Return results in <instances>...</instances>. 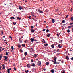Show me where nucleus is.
I'll return each mask as SVG.
<instances>
[{
  "label": "nucleus",
  "mask_w": 73,
  "mask_h": 73,
  "mask_svg": "<svg viewBox=\"0 0 73 73\" xmlns=\"http://www.w3.org/2000/svg\"><path fill=\"white\" fill-rule=\"evenodd\" d=\"M41 62H40V61H39V62H38L37 63V65L39 66H40L41 65Z\"/></svg>",
  "instance_id": "1"
},
{
  "label": "nucleus",
  "mask_w": 73,
  "mask_h": 73,
  "mask_svg": "<svg viewBox=\"0 0 73 73\" xmlns=\"http://www.w3.org/2000/svg\"><path fill=\"white\" fill-rule=\"evenodd\" d=\"M27 66L28 68H30V67L31 65H30V64H29L27 65Z\"/></svg>",
  "instance_id": "2"
},
{
  "label": "nucleus",
  "mask_w": 73,
  "mask_h": 73,
  "mask_svg": "<svg viewBox=\"0 0 73 73\" xmlns=\"http://www.w3.org/2000/svg\"><path fill=\"white\" fill-rule=\"evenodd\" d=\"M34 38H31V39H30V40L32 42H33L34 41Z\"/></svg>",
  "instance_id": "3"
},
{
  "label": "nucleus",
  "mask_w": 73,
  "mask_h": 73,
  "mask_svg": "<svg viewBox=\"0 0 73 73\" xmlns=\"http://www.w3.org/2000/svg\"><path fill=\"white\" fill-rule=\"evenodd\" d=\"M54 62H56L57 60V58L55 57L54 59Z\"/></svg>",
  "instance_id": "4"
},
{
  "label": "nucleus",
  "mask_w": 73,
  "mask_h": 73,
  "mask_svg": "<svg viewBox=\"0 0 73 73\" xmlns=\"http://www.w3.org/2000/svg\"><path fill=\"white\" fill-rule=\"evenodd\" d=\"M4 57L5 58V59H4L5 60H6V59H7V58H8V57L6 56H4Z\"/></svg>",
  "instance_id": "5"
},
{
  "label": "nucleus",
  "mask_w": 73,
  "mask_h": 73,
  "mask_svg": "<svg viewBox=\"0 0 73 73\" xmlns=\"http://www.w3.org/2000/svg\"><path fill=\"white\" fill-rule=\"evenodd\" d=\"M51 35L50 34H48V35L46 36V37H50V36Z\"/></svg>",
  "instance_id": "6"
},
{
  "label": "nucleus",
  "mask_w": 73,
  "mask_h": 73,
  "mask_svg": "<svg viewBox=\"0 0 73 73\" xmlns=\"http://www.w3.org/2000/svg\"><path fill=\"white\" fill-rule=\"evenodd\" d=\"M49 63L48 62H47L46 63V66H48V65H49Z\"/></svg>",
  "instance_id": "7"
},
{
  "label": "nucleus",
  "mask_w": 73,
  "mask_h": 73,
  "mask_svg": "<svg viewBox=\"0 0 73 73\" xmlns=\"http://www.w3.org/2000/svg\"><path fill=\"white\" fill-rule=\"evenodd\" d=\"M51 72L52 73H54V70H51Z\"/></svg>",
  "instance_id": "8"
},
{
  "label": "nucleus",
  "mask_w": 73,
  "mask_h": 73,
  "mask_svg": "<svg viewBox=\"0 0 73 73\" xmlns=\"http://www.w3.org/2000/svg\"><path fill=\"white\" fill-rule=\"evenodd\" d=\"M61 44H59L58 45V47L59 48H61L62 47V46H60Z\"/></svg>",
  "instance_id": "9"
},
{
  "label": "nucleus",
  "mask_w": 73,
  "mask_h": 73,
  "mask_svg": "<svg viewBox=\"0 0 73 73\" xmlns=\"http://www.w3.org/2000/svg\"><path fill=\"white\" fill-rule=\"evenodd\" d=\"M51 46L53 48H54V44L52 45Z\"/></svg>",
  "instance_id": "10"
},
{
  "label": "nucleus",
  "mask_w": 73,
  "mask_h": 73,
  "mask_svg": "<svg viewBox=\"0 0 73 73\" xmlns=\"http://www.w3.org/2000/svg\"><path fill=\"white\" fill-rule=\"evenodd\" d=\"M19 10H21L22 9V8L21 6L19 7Z\"/></svg>",
  "instance_id": "11"
},
{
  "label": "nucleus",
  "mask_w": 73,
  "mask_h": 73,
  "mask_svg": "<svg viewBox=\"0 0 73 73\" xmlns=\"http://www.w3.org/2000/svg\"><path fill=\"white\" fill-rule=\"evenodd\" d=\"M31 66L33 67H35V64L34 63H33L31 65Z\"/></svg>",
  "instance_id": "12"
},
{
  "label": "nucleus",
  "mask_w": 73,
  "mask_h": 73,
  "mask_svg": "<svg viewBox=\"0 0 73 73\" xmlns=\"http://www.w3.org/2000/svg\"><path fill=\"white\" fill-rule=\"evenodd\" d=\"M10 7H12V6H13V4H12V3H10Z\"/></svg>",
  "instance_id": "13"
},
{
  "label": "nucleus",
  "mask_w": 73,
  "mask_h": 73,
  "mask_svg": "<svg viewBox=\"0 0 73 73\" xmlns=\"http://www.w3.org/2000/svg\"><path fill=\"white\" fill-rule=\"evenodd\" d=\"M71 20L72 21H73V17H71L70 18Z\"/></svg>",
  "instance_id": "14"
},
{
  "label": "nucleus",
  "mask_w": 73,
  "mask_h": 73,
  "mask_svg": "<svg viewBox=\"0 0 73 73\" xmlns=\"http://www.w3.org/2000/svg\"><path fill=\"white\" fill-rule=\"evenodd\" d=\"M44 46H45V47H46L48 45V44L47 43H46L44 44Z\"/></svg>",
  "instance_id": "15"
},
{
  "label": "nucleus",
  "mask_w": 73,
  "mask_h": 73,
  "mask_svg": "<svg viewBox=\"0 0 73 73\" xmlns=\"http://www.w3.org/2000/svg\"><path fill=\"white\" fill-rule=\"evenodd\" d=\"M52 22L53 23H54V22H55L54 19H52Z\"/></svg>",
  "instance_id": "16"
},
{
  "label": "nucleus",
  "mask_w": 73,
  "mask_h": 73,
  "mask_svg": "<svg viewBox=\"0 0 73 73\" xmlns=\"http://www.w3.org/2000/svg\"><path fill=\"white\" fill-rule=\"evenodd\" d=\"M35 70V68L32 69V71L33 72H34Z\"/></svg>",
  "instance_id": "17"
},
{
  "label": "nucleus",
  "mask_w": 73,
  "mask_h": 73,
  "mask_svg": "<svg viewBox=\"0 0 73 73\" xmlns=\"http://www.w3.org/2000/svg\"><path fill=\"white\" fill-rule=\"evenodd\" d=\"M24 54L25 56H26L27 54V52H25L24 53Z\"/></svg>",
  "instance_id": "18"
},
{
  "label": "nucleus",
  "mask_w": 73,
  "mask_h": 73,
  "mask_svg": "<svg viewBox=\"0 0 73 73\" xmlns=\"http://www.w3.org/2000/svg\"><path fill=\"white\" fill-rule=\"evenodd\" d=\"M28 18L30 19H31L32 18H31V16H29L28 17Z\"/></svg>",
  "instance_id": "19"
},
{
  "label": "nucleus",
  "mask_w": 73,
  "mask_h": 73,
  "mask_svg": "<svg viewBox=\"0 0 73 73\" xmlns=\"http://www.w3.org/2000/svg\"><path fill=\"white\" fill-rule=\"evenodd\" d=\"M22 46H23V47H25V44H22Z\"/></svg>",
  "instance_id": "20"
},
{
  "label": "nucleus",
  "mask_w": 73,
  "mask_h": 73,
  "mask_svg": "<svg viewBox=\"0 0 73 73\" xmlns=\"http://www.w3.org/2000/svg\"><path fill=\"white\" fill-rule=\"evenodd\" d=\"M13 23L14 25H15L16 24V22H13Z\"/></svg>",
  "instance_id": "21"
},
{
  "label": "nucleus",
  "mask_w": 73,
  "mask_h": 73,
  "mask_svg": "<svg viewBox=\"0 0 73 73\" xmlns=\"http://www.w3.org/2000/svg\"><path fill=\"white\" fill-rule=\"evenodd\" d=\"M66 59L67 60H69V57L68 58V56H67L66 57Z\"/></svg>",
  "instance_id": "22"
},
{
  "label": "nucleus",
  "mask_w": 73,
  "mask_h": 73,
  "mask_svg": "<svg viewBox=\"0 0 73 73\" xmlns=\"http://www.w3.org/2000/svg\"><path fill=\"white\" fill-rule=\"evenodd\" d=\"M21 46V45L19 44L18 45V47H19V48H20Z\"/></svg>",
  "instance_id": "23"
},
{
  "label": "nucleus",
  "mask_w": 73,
  "mask_h": 73,
  "mask_svg": "<svg viewBox=\"0 0 73 73\" xmlns=\"http://www.w3.org/2000/svg\"><path fill=\"white\" fill-rule=\"evenodd\" d=\"M34 55H35V58H36L37 56V55L36 54H35Z\"/></svg>",
  "instance_id": "24"
},
{
  "label": "nucleus",
  "mask_w": 73,
  "mask_h": 73,
  "mask_svg": "<svg viewBox=\"0 0 73 73\" xmlns=\"http://www.w3.org/2000/svg\"><path fill=\"white\" fill-rule=\"evenodd\" d=\"M46 32H48L49 31V30L48 29H47L46 31Z\"/></svg>",
  "instance_id": "25"
},
{
  "label": "nucleus",
  "mask_w": 73,
  "mask_h": 73,
  "mask_svg": "<svg viewBox=\"0 0 73 73\" xmlns=\"http://www.w3.org/2000/svg\"><path fill=\"white\" fill-rule=\"evenodd\" d=\"M1 35H3V34H4V32L3 31H2L1 33Z\"/></svg>",
  "instance_id": "26"
},
{
  "label": "nucleus",
  "mask_w": 73,
  "mask_h": 73,
  "mask_svg": "<svg viewBox=\"0 0 73 73\" xmlns=\"http://www.w3.org/2000/svg\"><path fill=\"white\" fill-rule=\"evenodd\" d=\"M2 54H1L0 55V60L1 59V58H2V56H1Z\"/></svg>",
  "instance_id": "27"
},
{
  "label": "nucleus",
  "mask_w": 73,
  "mask_h": 73,
  "mask_svg": "<svg viewBox=\"0 0 73 73\" xmlns=\"http://www.w3.org/2000/svg\"><path fill=\"white\" fill-rule=\"evenodd\" d=\"M70 30H67V32L68 33L70 32Z\"/></svg>",
  "instance_id": "28"
},
{
  "label": "nucleus",
  "mask_w": 73,
  "mask_h": 73,
  "mask_svg": "<svg viewBox=\"0 0 73 73\" xmlns=\"http://www.w3.org/2000/svg\"><path fill=\"white\" fill-rule=\"evenodd\" d=\"M28 72H29V71L28 70H27L25 71V72H26V73H27Z\"/></svg>",
  "instance_id": "29"
},
{
  "label": "nucleus",
  "mask_w": 73,
  "mask_h": 73,
  "mask_svg": "<svg viewBox=\"0 0 73 73\" xmlns=\"http://www.w3.org/2000/svg\"><path fill=\"white\" fill-rule=\"evenodd\" d=\"M35 32L34 30H33V29H32L31 30V32L32 33H33Z\"/></svg>",
  "instance_id": "30"
},
{
  "label": "nucleus",
  "mask_w": 73,
  "mask_h": 73,
  "mask_svg": "<svg viewBox=\"0 0 73 73\" xmlns=\"http://www.w3.org/2000/svg\"><path fill=\"white\" fill-rule=\"evenodd\" d=\"M15 19V18H14V17H11L10 19Z\"/></svg>",
  "instance_id": "31"
},
{
  "label": "nucleus",
  "mask_w": 73,
  "mask_h": 73,
  "mask_svg": "<svg viewBox=\"0 0 73 73\" xmlns=\"http://www.w3.org/2000/svg\"><path fill=\"white\" fill-rule=\"evenodd\" d=\"M11 49H12V50H14V48H13V46H12L11 47Z\"/></svg>",
  "instance_id": "32"
},
{
  "label": "nucleus",
  "mask_w": 73,
  "mask_h": 73,
  "mask_svg": "<svg viewBox=\"0 0 73 73\" xmlns=\"http://www.w3.org/2000/svg\"><path fill=\"white\" fill-rule=\"evenodd\" d=\"M17 19H19V20H21V18H19V17H17Z\"/></svg>",
  "instance_id": "33"
},
{
  "label": "nucleus",
  "mask_w": 73,
  "mask_h": 73,
  "mask_svg": "<svg viewBox=\"0 0 73 73\" xmlns=\"http://www.w3.org/2000/svg\"><path fill=\"white\" fill-rule=\"evenodd\" d=\"M6 55H7V56L8 55V53L7 52H6Z\"/></svg>",
  "instance_id": "34"
},
{
  "label": "nucleus",
  "mask_w": 73,
  "mask_h": 73,
  "mask_svg": "<svg viewBox=\"0 0 73 73\" xmlns=\"http://www.w3.org/2000/svg\"><path fill=\"white\" fill-rule=\"evenodd\" d=\"M39 13H43V12L42 11H39Z\"/></svg>",
  "instance_id": "35"
},
{
  "label": "nucleus",
  "mask_w": 73,
  "mask_h": 73,
  "mask_svg": "<svg viewBox=\"0 0 73 73\" xmlns=\"http://www.w3.org/2000/svg\"><path fill=\"white\" fill-rule=\"evenodd\" d=\"M73 25V22H71L70 23V25Z\"/></svg>",
  "instance_id": "36"
},
{
  "label": "nucleus",
  "mask_w": 73,
  "mask_h": 73,
  "mask_svg": "<svg viewBox=\"0 0 73 73\" xmlns=\"http://www.w3.org/2000/svg\"><path fill=\"white\" fill-rule=\"evenodd\" d=\"M65 22V21L64 20H63L62 21V23H64Z\"/></svg>",
  "instance_id": "37"
},
{
  "label": "nucleus",
  "mask_w": 73,
  "mask_h": 73,
  "mask_svg": "<svg viewBox=\"0 0 73 73\" xmlns=\"http://www.w3.org/2000/svg\"><path fill=\"white\" fill-rule=\"evenodd\" d=\"M9 38L11 39V40H12V38L11 36H9Z\"/></svg>",
  "instance_id": "38"
},
{
  "label": "nucleus",
  "mask_w": 73,
  "mask_h": 73,
  "mask_svg": "<svg viewBox=\"0 0 73 73\" xmlns=\"http://www.w3.org/2000/svg\"><path fill=\"white\" fill-rule=\"evenodd\" d=\"M68 28H72L71 25H70L68 26Z\"/></svg>",
  "instance_id": "39"
},
{
  "label": "nucleus",
  "mask_w": 73,
  "mask_h": 73,
  "mask_svg": "<svg viewBox=\"0 0 73 73\" xmlns=\"http://www.w3.org/2000/svg\"><path fill=\"white\" fill-rule=\"evenodd\" d=\"M34 28V27L33 26H31V29H33V28Z\"/></svg>",
  "instance_id": "40"
},
{
  "label": "nucleus",
  "mask_w": 73,
  "mask_h": 73,
  "mask_svg": "<svg viewBox=\"0 0 73 73\" xmlns=\"http://www.w3.org/2000/svg\"><path fill=\"white\" fill-rule=\"evenodd\" d=\"M46 30V29H44L42 30V31L44 32V31Z\"/></svg>",
  "instance_id": "41"
},
{
  "label": "nucleus",
  "mask_w": 73,
  "mask_h": 73,
  "mask_svg": "<svg viewBox=\"0 0 73 73\" xmlns=\"http://www.w3.org/2000/svg\"><path fill=\"white\" fill-rule=\"evenodd\" d=\"M7 72L8 73H9V69H8Z\"/></svg>",
  "instance_id": "42"
},
{
  "label": "nucleus",
  "mask_w": 73,
  "mask_h": 73,
  "mask_svg": "<svg viewBox=\"0 0 73 73\" xmlns=\"http://www.w3.org/2000/svg\"><path fill=\"white\" fill-rule=\"evenodd\" d=\"M62 73H65V71H63L61 72Z\"/></svg>",
  "instance_id": "43"
},
{
  "label": "nucleus",
  "mask_w": 73,
  "mask_h": 73,
  "mask_svg": "<svg viewBox=\"0 0 73 73\" xmlns=\"http://www.w3.org/2000/svg\"><path fill=\"white\" fill-rule=\"evenodd\" d=\"M19 42L20 43H21L22 42V41H21V40H20V41H19Z\"/></svg>",
  "instance_id": "44"
},
{
  "label": "nucleus",
  "mask_w": 73,
  "mask_h": 73,
  "mask_svg": "<svg viewBox=\"0 0 73 73\" xmlns=\"http://www.w3.org/2000/svg\"><path fill=\"white\" fill-rule=\"evenodd\" d=\"M14 70L15 71H16V68L15 67H14Z\"/></svg>",
  "instance_id": "45"
},
{
  "label": "nucleus",
  "mask_w": 73,
  "mask_h": 73,
  "mask_svg": "<svg viewBox=\"0 0 73 73\" xmlns=\"http://www.w3.org/2000/svg\"><path fill=\"white\" fill-rule=\"evenodd\" d=\"M13 29L15 31H16V30L15 29V27L13 28Z\"/></svg>",
  "instance_id": "46"
},
{
  "label": "nucleus",
  "mask_w": 73,
  "mask_h": 73,
  "mask_svg": "<svg viewBox=\"0 0 73 73\" xmlns=\"http://www.w3.org/2000/svg\"><path fill=\"white\" fill-rule=\"evenodd\" d=\"M56 35H57L58 37H59V35H58V34H57Z\"/></svg>",
  "instance_id": "47"
},
{
  "label": "nucleus",
  "mask_w": 73,
  "mask_h": 73,
  "mask_svg": "<svg viewBox=\"0 0 73 73\" xmlns=\"http://www.w3.org/2000/svg\"><path fill=\"white\" fill-rule=\"evenodd\" d=\"M34 41H37V40H36V39H35L34 38Z\"/></svg>",
  "instance_id": "48"
},
{
  "label": "nucleus",
  "mask_w": 73,
  "mask_h": 73,
  "mask_svg": "<svg viewBox=\"0 0 73 73\" xmlns=\"http://www.w3.org/2000/svg\"><path fill=\"white\" fill-rule=\"evenodd\" d=\"M61 62H62V64H63V63H64V61L63 60L62 61H61Z\"/></svg>",
  "instance_id": "49"
},
{
  "label": "nucleus",
  "mask_w": 73,
  "mask_h": 73,
  "mask_svg": "<svg viewBox=\"0 0 73 73\" xmlns=\"http://www.w3.org/2000/svg\"><path fill=\"white\" fill-rule=\"evenodd\" d=\"M31 62H33V59H32V60H31Z\"/></svg>",
  "instance_id": "50"
},
{
  "label": "nucleus",
  "mask_w": 73,
  "mask_h": 73,
  "mask_svg": "<svg viewBox=\"0 0 73 73\" xmlns=\"http://www.w3.org/2000/svg\"><path fill=\"white\" fill-rule=\"evenodd\" d=\"M71 60H73V57L71 58Z\"/></svg>",
  "instance_id": "51"
},
{
  "label": "nucleus",
  "mask_w": 73,
  "mask_h": 73,
  "mask_svg": "<svg viewBox=\"0 0 73 73\" xmlns=\"http://www.w3.org/2000/svg\"><path fill=\"white\" fill-rule=\"evenodd\" d=\"M68 15H67L66 17V18H68Z\"/></svg>",
  "instance_id": "52"
},
{
  "label": "nucleus",
  "mask_w": 73,
  "mask_h": 73,
  "mask_svg": "<svg viewBox=\"0 0 73 73\" xmlns=\"http://www.w3.org/2000/svg\"><path fill=\"white\" fill-rule=\"evenodd\" d=\"M72 32H73V28H72Z\"/></svg>",
  "instance_id": "53"
},
{
  "label": "nucleus",
  "mask_w": 73,
  "mask_h": 73,
  "mask_svg": "<svg viewBox=\"0 0 73 73\" xmlns=\"http://www.w3.org/2000/svg\"><path fill=\"white\" fill-rule=\"evenodd\" d=\"M59 49H57V52H58V51L59 50Z\"/></svg>",
  "instance_id": "54"
},
{
  "label": "nucleus",
  "mask_w": 73,
  "mask_h": 73,
  "mask_svg": "<svg viewBox=\"0 0 73 73\" xmlns=\"http://www.w3.org/2000/svg\"><path fill=\"white\" fill-rule=\"evenodd\" d=\"M46 43V42L45 41H44V42H43V43Z\"/></svg>",
  "instance_id": "55"
},
{
  "label": "nucleus",
  "mask_w": 73,
  "mask_h": 73,
  "mask_svg": "<svg viewBox=\"0 0 73 73\" xmlns=\"http://www.w3.org/2000/svg\"><path fill=\"white\" fill-rule=\"evenodd\" d=\"M5 67H3V68H2V69H4V68H5Z\"/></svg>",
  "instance_id": "56"
},
{
  "label": "nucleus",
  "mask_w": 73,
  "mask_h": 73,
  "mask_svg": "<svg viewBox=\"0 0 73 73\" xmlns=\"http://www.w3.org/2000/svg\"><path fill=\"white\" fill-rule=\"evenodd\" d=\"M20 51H21V52H23V51H22V50H20Z\"/></svg>",
  "instance_id": "57"
},
{
  "label": "nucleus",
  "mask_w": 73,
  "mask_h": 73,
  "mask_svg": "<svg viewBox=\"0 0 73 73\" xmlns=\"http://www.w3.org/2000/svg\"><path fill=\"white\" fill-rule=\"evenodd\" d=\"M54 64H57V62H54Z\"/></svg>",
  "instance_id": "58"
},
{
  "label": "nucleus",
  "mask_w": 73,
  "mask_h": 73,
  "mask_svg": "<svg viewBox=\"0 0 73 73\" xmlns=\"http://www.w3.org/2000/svg\"><path fill=\"white\" fill-rule=\"evenodd\" d=\"M4 66V64H3V65H2V66Z\"/></svg>",
  "instance_id": "59"
},
{
  "label": "nucleus",
  "mask_w": 73,
  "mask_h": 73,
  "mask_svg": "<svg viewBox=\"0 0 73 73\" xmlns=\"http://www.w3.org/2000/svg\"><path fill=\"white\" fill-rule=\"evenodd\" d=\"M21 38H19V41L21 40H21Z\"/></svg>",
  "instance_id": "60"
},
{
  "label": "nucleus",
  "mask_w": 73,
  "mask_h": 73,
  "mask_svg": "<svg viewBox=\"0 0 73 73\" xmlns=\"http://www.w3.org/2000/svg\"><path fill=\"white\" fill-rule=\"evenodd\" d=\"M71 28L73 27V25H71Z\"/></svg>",
  "instance_id": "61"
},
{
  "label": "nucleus",
  "mask_w": 73,
  "mask_h": 73,
  "mask_svg": "<svg viewBox=\"0 0 73 73\" xmlns=\"http://www.w3.org/2000/svg\"><path fill=\"white\" fill-rule=\"evenodd\" d=\"M2 48H3L2 47H0V49H2Z\"/></svg>",
  "instance_id": "62"
},
{
  "label": "nucleus",
  "mask_w": 73,
  "mask_h": 73,
  "mask_svg": "<svg viewBox=\"0 0 73 73\" xmlns=\"http://www.w3.org/2000/svg\"><path fill=\"white\" fill-rule=\"evenodd\" d=\"M70 1L71 2V3H72V2H73V1L72 0H71Z\"/></svg>",
  "instance_id": "63"
},
{
  "label": "nucleus",
  "mask_w": 73,
  "mask_h": 73,
  "mask_svg": "<svg viewBox=\"0 0 73 73\" xmlns=\"http://www.w3.org/2000/svg\"><path fill=\"white\" fill-rule=\"evenodd\" d=\"M69 51H72V50H70Z\"/></svg>",
  "instance_id": "64"
}]
</instances>
